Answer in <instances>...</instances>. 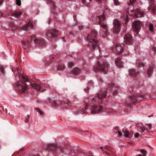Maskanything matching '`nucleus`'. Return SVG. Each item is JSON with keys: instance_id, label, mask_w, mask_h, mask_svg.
<instances>
[{"instance_id": "nucleus-30", "label": "nucleus", "mask_w": 156, "mask_h": 156, "mask_svg": "<svg viewBox=\"0 0 156 156\" xmlns=\"http://www.w3.org/2000/svg\"><path fill=\"white\" fill-rule=\"evenodd\" d=\"M16 4L19 6H20L21 4V1L20 0H16Z\"/></svg>"}, {"instance_id": "nucleus-38", "label": "nucleus", "mask_w": 156, "mask_h": 156, "mask_svg": "<svg viewBox=\"0 0 156 156\" xmlns=\"http://www.w3.org/2000/svg\"><path fill=\"white\" fill-rule=\"evenodd\" d=\"M136 1V0H129L130 2L132 4H133Z\"/></svg>"}, {"instance_id": "nucleus-5", "label": "nucleus", "mask_w": 156, "mask_h": 156, "mask_svg": "<svg viewBox=\"0 0 156 156\" xmlns=\"http://www.w3.org/2000/svg\"><path fill=\"white\" fill-rule=\"evenodd\" d=\"M113 32L115 34H118L121 29L120 22L118 20L115 19L113 21Z\"/></svg>"}, {"instance_id": "nucleus-7", "label": "nucleus", "mask_w": 156, "mask_h": 156, "mask_svg": "<svg viewBox=\"0 0 156 156\" xmlns=\"http://www.w3.org/2000/svg\"><path fill=\"white\" fill-rule=\"evenodd\" d=\"M103 108L100 105L93 106L91 108L90 112L91 114H96L101 112Z\"/></svg>"}, {"instance_id": "nucleus-39", "label": "nucleus", "mask_w": 156, "mask_h": 156, "mask_svg": "<svg viewBox=\"0 0 156 156\" xmlns=\"http://www.w3.org/2000/svg\"><path fill=\"white\" fill-rule=\"evenodd\" d=\"M144 129L142 128H140V130H139V131L141 133L144 132Z\"/></svg>"}, {"instance_id": "nucleus-47", "label": "nucleus", "mask_w": 156, "mask_h": 156, "mask_svg": "<svg viewBox=\"0 0 156 156\" xmlns=\"http://www.w3.org/2000/svg\"><path fill=\"white\" fill-rule=\"evenodd\" d=\"M95 98H94L93 99V101H94L95 100Z\"/></svg>"}, {"instance_id": "nucleus-19", "label": "nucleus", "mask_w": 156, "mask_h": 156, "mask_svg": "<svg viewBox=\"0 0 156 156\" xmlns=\"http://www.w3.org/2000/svg\"><path fill=\"white\" fill-rule=\"evenodd\" d=\"M22 14V13L21 12H16L12 14V16H14L16 18H18L20 17Z\"/></svg>"}, {"instance_id": "nucleus-16", "label": "nucleus", "mask_w": 156, "mask_h": 156, "mask_svg": "<svg viewBox=\"0 0 156 156\" xmlns=\"http://www.w3.org/2000/svg\"><path fill=\"white\" fill-rule=\"evenodd\" d=\"M115 63L116 65L119 67H121L123 64L121 59L119 58H117L115 59Z\"/></svg>"}, {"instance_id": "nucleus-17", "label": "nucleus", "mask_w": 156, "mask_h": 156, "mask_svg": "<svg viewBox=\"0 0 156 156\" xmlns=\"http://www.w3.org/2000/svg\"><path fill=\"white\" fill-rule=\"evenodd\" d=\"M122 132L123 133V136H125V137L131 138L133 136V134H132L131 135L129 134L128 131L127 130H126L124 131H122Z\"/></svg>"}, {"instance_id": "nucleus-49", "label": "nucleus", "mask_w": 156, "mask_h": 156, "mask_svg": "<svg viewBox=\"0 0 156 156\" xmlns=\"http://www.w3.org/2000/svg\"><path fill=\"white\" fill-rule=\"evenodd\" d=\"M2 15V13L0 12V16H1Z\"/></svg>"}, {"instance_id": "nucleus-3", "label": "nucleus", "mask_w": 156, "mask_h": 156, "mask_svg": "<svg viewBox=\"0 0 156 156\" xmlns=\"http://www.w3.org/2000/svg\"><path fill=\"white\" fill-rule=\"evenodd\" d=\"M108 64L107 62H98L97 65L94 67V69L96 71H102L105 74H106L108 71Z\"/></svg>"}, {"instance_id": "nucleus-9", "label": "nucleus", "mask_w": 156, "mask_h": 156, "mask_svg": "<svg viewBox=\"0 0 156 156\" xmlns=\"http://www.w3.org/2000/svg\"><path fill=\"white\" fill-rule=\"evenodd\" d=\"M58 31L55 29L49 30L46 33V35L47 36L50 37H57V33Z\"/></svg>"}, {"instance_id": "nucleus-32", "label": "nucleus", "mask_w": 156, "mask_h": 156, "mask_svg": "<svg viewBox=\"0 0 156 156\" xmlns=\"http://www.w3.org/2000/svg\"><path fill=\"white\" fill-rule=\"evenodd\" d=\"M59 70H63L65 69V67L64 66L62 65V66H59L58 67Z\"/></svg>"}, {"instance_id": "nucleus-33", "label": "nucleus", "mask_w": 156, "mask_h": 156, "mask_svg": "<svg viewBox=\"0 0 156 156\" xmlns=\"http://www.w3.org/2000/svg\"><path fill=\"white\" fill-rule=\"evenodd\" d=\"M136 63L137 65V66H138L139 67H140L139 65H140L141 66H142L143 67V66L142 65V63H140V62H139L138 61H137L136 62Z\"/></svg>"}, {"instance_id": "nucleus-1", "label": "nucleus", "mask_w": 156, "mask_h": 156, "mask_svg": "<svg viewBox=\"0 0 156 156\" xmlns=\"http://www.w3.org/2000/svg\"><path fill=\"white\" fill-rule=\"evenodd\" d=\"M22 78L23 81L22 82V85L19 86V90L21 93L25 92L27 89V85H30L34 89H36L40 91H42L46 90V88H49L48 85H45L43 84H39L35 83H31L29 81L27 76L22 75Z\"/></svg>"}, {"instance_id": "nucleus-20", "label": "nucleus", "mask_w": 156, "mask_h": 156, "mask_svg": "<svg viewBox=\"0 0 156 156\" xmlns=\"http://www.w3.org/2000/svg\"><path fill=\"white\" fill-rule=\"evenodd\" d=\"M47 2L48 5L53 7V9L55 8L54 2L52 0H47Z\"/></svg>"}, {"instance_id": "nucleus-54", "label": "nucleus", "mask_w": 156, "mask_h": 156, "mask_svg": "<svg viewBox=\"0 0 156 156\" xmlns=\"http://www.w3.org/2000/svg\"><path fill=\"white\" fill-rule=\"evenodd\" d=\"M148 117H151V116H150V115H149V116H148Z\"/></svg>"}, {"instance_id": "nucleus-25", "label": "nucleus", "mask_w": 156, "mask_h": 156, "mask_svg": "<svg viewBox=\"0 0 156 156\" xmlns=\"http://www.w3.org/2000/svg\"><path fill=\"white\" fill-rule=\"evenodd\" d=\"M153 67H150L149 68L147 69V71H148V75H150L151 74V70L153 69Z\"/></svg>"}, {"instance_id": "nucleus-42", "label": "nucleus", "mask_w": 156, "mask_h": 156, "mask_svg": "<svg viewBox=\"0 0 156 156\" xmlns=\"http://www.w3.org/2000/svg\"><path fill=\"white\" fill-rule=\"evenodd\" d=\"M153 50L156 52V47H153L152 48Z\"/></svg>"}, {"instance_id": "nucleus-4", "label": "nucleus", "mask_w": 156, "mask_h": 156, "mask_svg": "<svg viewBox=\"0 0 156 156\" xmlns=\"http://www.w3.org/2000/svg\"><path fill=\"white\" fill-rule=\"evenodd\" d=\"M105 12H104L103 13V15H101L98 16V19H99V24L100 27L102 28L103 30H100V32L102 33V34H106L107 33V25L103 23L102 21L105 19Z\"/></svg>"}, {"instance_id": "nucleus-51", "label": "nucleus", "mask_w": 156, "mask_h": 156, "mask_svg": "<svg viewBox=\"0 0 156 156\" xmlns=\"http://www.w3.org/2000/svg\"><path fill=\"white\" fill-rule=\"evenodd\" d=\"M59 148H60V150L61 151V150H62V147H61V148H60V147H59Z\"/></svg>"}, {"instance_id": "nucleus-37", "label": "nucleus", "mask_w": 156, "mask_h": 156, "mask_svg": "<svg viewBox=\"0 0 156 156\" xmlns=\"http://www.w3.org/2000/svg\"><path fill=\"white\" fill-rule=\"evenodd\" d=\"M139 136V134L138 133H135V134H134V137L135 138H138Z\"/></svg>"}, {"instance_id": "nucleus-55", "label": "nucleus", "mask_w": 156, "mask_h": 156, "mask_svg": "<svg viewBox=\"0 0 156 156\" xmlns=\"http://www.w3.org/2000/svg\"><path fill=\"white\" fill-rule=\"evenodd\" d=\"M55 147H57V146H55Z\"/></svg>"}, {"instance_id": "nucleus-41", "label": "nucleus", "mask_w": 156, "mask_h": 156, "mask_svg": "<svg viewBox=\"0 0 156 156\" xmlns=\"http://www.w3.org/2000/svg\"><path fill=\"white\" fill-rule=\"evenodd\" d=\"M93 82L91 81H90L89 82V83H88V86L90 84H93Z\"/></svg>"}, {"instance_id": "nucleus-31", "label": "nucleus", "mask_w": 156, "mask_h": 156, "mask_svg": "<svg viewBox=\"0 0 156 156\" xmlns=\"http://www.w3.org/2000/svg\"><path fill=\"white\" fill-rule=\"evenodd\" d=\"M114 86V84L112 83H111V84H108V87L109 88H112V87Z\"/></svg>"}, {"instance_id": "nucleus-40", "label": "nucleus", "mask_w": 156, "mask_h": 156, "mask_svg": "<svg viewBox=\"0 0 156 156\" xmlns=\"http://www.w3.org/2000/svg\"><path fill=\"white\" fill-rule=\"evenodd\" d=\"M98 81L99 82H102L103 80L101 79L100 78L99 79H98Z\"/></svg>"}, {"instance_id": "nucleus-6", "label": "nucleus", "mask_w": 156, "mask_h": 156, "mask_svg": "<svg viewBox=\"0 0 156 156\" xmlns=\"http://www.w3.org/2000/svg\"><path fill=\"white\" fill-rule=\"evenodd\" d=\"M129 9H127L126 11V12L129 14ZM130 15H133V16L134 17L137 18L143 16V12L141 11L139 9H136L135 10H131L130 13Z\"/></svg>"}, {"instance_id": "nucleus-36", "label": "nucleus", "mask_w": 156, "mask_h": 156, "mask_svg": "<svg viewBox=\"0 0 156 156\" xmlns=\"http://www.w3.org/2000/svg\"><path fill=\"white\" fill-rule=\"evenodd\" d=\"M4 69V67L3 66H0V69L2 72Z\"/></svg>"}, {"instance_id": "nucleus-13", "label": "nucleus", "mask_w": 156, "mask_h": 156, "mask_svg": "<svg viewBox=\"0 0 156 156\" xmlns=\"http://www.w3.org/2000/svg\"><path fill=\"white\" fill-rule=\"evenodd\" d=\"M106 92L107 90H106L105 89L104 90H102L98 94V97L99 99H101L105 98L106 95Z\"/></svg>"}, {"instance_id": "nucleus-11", "label": "nucleus", "mask_w": 156, "mask_h": 156, "mask_svg": "<svg viewBox=\"0 0 156 156\" xmlns=\"http://www.w3.org/2000/svg\"><path fill=\"white\" fill-rule=\"evenodd\" d=\"M141 22L137 21L134 22L133 24V27L134 31L136 32H138L140 29V24Z\"/></svg>"}, {"instance_id": "nucleus-23", "label": "nucleus", "mask_w": 156, "mask_h": 156, "mask_svg": "<svg viewBox=\"0 0 156 156\" xmlns=\"http://www.w3.org/2000/svg\"><path fill=\"white\" fill-rule=\"evenodd\" d=\"M140 152L143 154V156H146L147 154V151L145 150H141Z\"/></svg>"}, {"instance_id": "nucleus-22", "label": "nucleus", "mask_w": 156, "mask_h": 156, "mask_svg": "<svg viewBox=\"0 0 156 156\" xmlns=\"http://www.w3.org/2000/svg\"><path fill=\"white\" fill-rule=\"evenodd\" d=\"M149 30L151 31H153L154 30V26L151 23L149 25Z\"/></svg>"}, {"instance_id": "nucleus-27", "label": "nucleus", "mask_w": 156, "mask_h": 156, "mask_svg": "<svg viewBox=\"0 0 156 156\" xmlns=\"http://www.w3.org/2000/svg\"><path fill=\"white\" fill-rule=\"evenodd\" d=\"M145 125L148 127V128L149 129H151L152 128V125L151 124H146Z\"/></svg>"}, {"instance_id": "nucleus-56", "label": "nucleus", "mask_w": 156, "mask_h": 156, "mask_svg": "<svg viewBox=\"0 0 156 156\" xmlns=\"http://www.w3.org/2000/svg\"><path fill=\"white\" fill-rule=\"evenodd\" d=\"M90 0H89V2H90Z\"/></svg>"}, {"instance_id": "nucleus-48", "label": "nucleus", "mask_w": 156, "mask_h": 156, "mask_svg": "<svg viewBox=\"0 0 156 156\" xmlns=\"http://www.w3.org/2000/svg\"><path fill=\"white\" fill-rule=\"evenodd\" d=\"M102 57H100L99 58V61H100V59H101V58H102Z\"/></svg>"}, {"instance_id": "nucleus-18", "label": "nucleus", "mask_w": 156, "mask_h": 156, "mask_svg": "<svg viewBox=\"0 0 156 156\" xmlns=\"http://www.w3.org/2000/svg\"><path fill=\"white\" fill-rule=\"evenodd\" d=\"M129 73L131 76L135 77L136 74L137 73L133 69H130L129 70Z\"/></svg>"}, {"instance_id": "nucleus-44", "label": "nucleus", "mask_w": 156, "mask_h": 156, "mask_svg": "<svg viewBox=\"0 0 156 156\" xmlns=\"http://www.w3.org/2000/svg\"><path fill=\"white\" fill-rule=\"evenodd\" d=\"M86 0H82V1L83 3H86Z\"/></svg>"}, {"instance_id": "nucleus-8", "label": "nucleus", "mask_w": 156, "mask_h": 156, "mask_svg": "<svg viewBox=\"0 0 156 156\" xmlns=\"http://www.w3.org/2000/svg\"><path fill=\"white\" fill-rule=\"evenodd\" d=\"M123 44H116L114 48V51L117 54H119L121 53L123 50Z\"/></svg>"}, {"instance_id": "nucleus-24", "label": "nucleus", "mask_w": 156, "mask_h": 156, "mask_svg": "<svg viewBox=\"0 0 156 156\" xmlns=\"http://www.w3.org/2000/svg\"><path fill=\"white\" fill-rule=\"evenodd\" d=\"M73 66V63L72 62H69L68 64V67L69 68V69H71Z\"/></svg>"}, {"instance_id": "nucleus-28", "label": "nucleus", "mask_w": 156, "mask_h": 156, "mask_svg": "<svg viewBox=\"0 0 156 156\" xmlns=\"http://www.w3.org/2000/svg\"><path fill=\"white\" fill-rule=\"evenodd\" d=\"M114 4L115 5H119V2L118 0H113Z\"/></svg>"}, {"instance_id": "nucleus-14", "label": "nucleus", "mask_w": 156, "mask_h": 156, "mask_svg": "<svg viewBox=\"0 0 156 156\" xmlns=\"http://www.w3.org/2000/svg\"><path fill=\"white\" fill-rule=\"evenodd\" d=\"M33 28V25L30 22H29L25 25L22 28L23 30L28 31Z\"/></svg>"}, {"instance_id": "nucleus-21", "label": "nucleus", "mask_w": 156, "mask_h": 156, "mask_svg": "<svg viewBox=\"0 0 156 156\" xmlns=\"http://www.w3.org/2000/svg\"><path fill=\"white\" fill-rule=\"evenodd\" d=\"M31 41H37V42H39V43H41L43 42L44 41L43 40H39L38 39H37L36 37L34 36L31 38Z\"/></svg>"}, {"instance_id": "nucleus-15", "label": "nucleus", "mask_w": 156, "mask_h": 156, "mask_svg": "<svg viewBox=\"0 0 156 156\" xmlns=\"http://www.w3.org/2000/svg\"><path fill=\"white\" fill-rule=\"evenodd\" d=\"M70 71L73 74L75 75L79 74L81 72L80 69L77 67L74 68L72 70L70 69Z\"/></svg>"}, {"instance_id": "nucleus-10", "label": "nucleus", "mask_w": 156, "mask_h": 156, "mask_svg": "<svg viewBox=\"0 0 156 156\" xmlns=\"http://www.w3.org/2000/svg\"><path fill=\"white\" fill-rule=\"evenodd\" d=\"M144 96L143 95L138 97H136L135 96H132L130 97V99L132 103H134L141 101L142 99L144 98Z\"/></svg>"}, {"instance_id": "nucleus-26", "label": "nucleus", "mask_w": 156, "mask_h": 156, "mask_svg": "<svg viewBox=\"0 0 156 156\" xmlns=\"http://www.w3.org/2000/svg\"><path fill=\"white\" fill-rule=\"evenodd\" d=\"M30 116L29 115H28L25 117V122H27L29 119Z\"/></svg>"}, {"instance_id": "nucleus-34", "label": "nucleus", "mask_w": 156, "mask_h": 156, "mask_svg": "<svg viewBox=\"0 0 156 156\" xmlns=\"http://www.w3.org/2000/svg\"><path fill=\"white\" fill-rule=\"evenodd\" d=\"M36 110L38 112L41 114H42V113L41 112L40 109L38 108H36Z\"/></svg>"}, {"instance_id": "nucleus-57", "label": "nucleus", "mask_w": 156, "mask_h": 156, "mask_svg": "<svg viewBox=\"0 0 156 156\" xmlns=\"http://www.w3.org/2000/svg\"><path fill=\"white\" fill-rule=\"evenodd\" d=\"M126 31V30H125L124 29V31Z\"/></svg>"}, {"instance_id": "nucleus-50", "label": "nucleus", "mask_w": 156, "mask_h": 156, "mask_svg": "<svg viewBox=\"0 0 156 156\" xmlns=\"http://www.w3.org/2000/svg\"><path fill=\"white\" fill-rule=\"evenodd\" d=\"M87 89V88H85V89H84V90L85 91L86 90V89Z\"/></svg>"}, {"instance_id": "nucleus-2", "label": "nucleus", "mask_w": 156, "mask_h": 156, "mask_svg": "<svg viewBox=\"0 0 156 156\" xmlns=\"http://www.w3.org/2000/svg\"><path fill=\"white\" fill-rule=\"evenodd\" d=\"M97 35L96 31L95 30H93L88 35L87 37L89 46L90 47H91L93 49L96 48H98L99 49L98 42L96 41L97 40Z\"/></svg>"}, {"instance_id": "nucleus-46", "label": "nucleus", "mask_w": 156, "mask_h": 156, "mask_svg": "<svg viewBox=\"0 0 156 156\" xmlns=\"http://www.w3.org/2000/svg\"><path fill=\"white\" fill-rule=\"evenodd\" d=\"M97 1L98 3H99L101 2L102 0H97Z\"/></svg>"}, {"instance_id": "nucleus-43", "label": "nucleus", "mask_w": 156, "mask_h": 156, "mask_svg": "<svg viewBox=\"0 0 156 156\" xmlns=\"http://www.w3.org/2000/svg\"><path fill=\"white\" fill-rule=\"evenodd\" d=\"M3 0H0V6H1L2 4V3L3 2Z\"/></svg>"}, {"instance_id": "nucleus-52", "label": "nucleus", "mask_w": 156, "mask_h": 156, "mask_svg": "<svg viewBox=\"0 0 156 156\" xmlns=\"http://www.w3.org/2000/svg\"><path fill=\"white\" fill-rule=\"evenodd\" d=\"M137 156H142V155H138Z\"/></svg>"}, {"instance_id": "nucleus-12", "label": "nucleus", "mask_w": 156, "mask_h": 156, "mask_svg": "<svg viewBox=\"0 0 156 156\" xmlns=\"http://www.w3.org/2000/svg\"><path fill=\"white\" fill-rule=\"evenodd\" d=\"M124 41L126 44H130L132 41L131 36L129 34H126L124 37Z\"/></svg>"}, {"instance_id": "nucleus-53", "label": "nucleus", "mask_w": 156, "mask_h": 156, "mask_svg": "<svg viewBox=\"0 0 156 156\" xmlns=\"http://www.w3.org/2000/svg\"><path fill=\"white\" fill-rule=\"evenodd\" d=\"M18 86H19V82H18V83H17Z\"/></svg>"}, {"instance_id": "nucleus-29", "label": "nucleus", "mask_w": 156, "mask_h": 156, "mask_svg": "<svg viewBox=\"0 0 156 156\" xmlns=\"http://www.w3.org/2000/svg\"><path fill=\"white\" fill-rule=\"evenodd\" d=\"M22 45H23V47L25 48H27V46H28L27 44H26V42H24L22 43Z\"/></svg>"}, {"instance_id": "nucleus-45", "label": "nucleus", "mask_w": 156, "mask_h": 156, "mask_svg": "<svg viewBox=\"0 0 156 156\" xmlns=\"http://www.w3.org/2000/svg\"><path fill=\"white\" fill-rule=\"evenodd\" d=\"M126 16L127 17V18H126V23H127V22H128V18L127 16Z\"/></svg>"}, {"instance_id": "nucleus-35", "label": "nucleus", "mask_w": 156, "mask_h": 156, "mask_svg": "<svg viewBox=\"0 0 156 156\" xmlns=\"http://www.w3.org/2000/svg\"><path fill=\"white\" fill-rule=\"evenodd\" d=\"M118 137H120L122 135V133L120 131H118Z\"/></svg>"}]
</instances>
